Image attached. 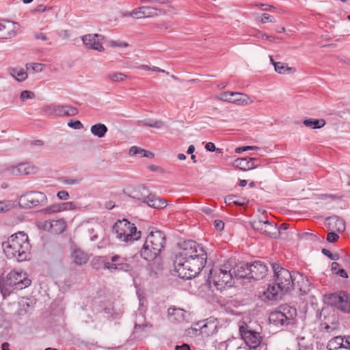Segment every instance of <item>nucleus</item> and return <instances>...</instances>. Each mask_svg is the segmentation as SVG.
I'll use <instances>...</instances> for the list:
<instances>
[{
  "label": "nucleus",
  "instance_id": "de8ad7c7",
  "mask_svg": "<svg viewBox=\"0 0 350 350\" xmlns=\"http://www.w3.org/2000/svg\"><path fill=\"white\" fill-rule=\"evenodd\" d=\"M68 126L75 129H81L83 128V124L79 120H70L68 123Z\"/></svg>",
  "mask_w": 350,
  "mask_h": 350
},
{
  "label": "nucleus",
  "instance_id": "6ab92c4d",
  "mask_svg": "<svg viewBox=\"0 0 350 350\" xmlns=\"http://www.w3.org/2000/svg\"><path fill=\"white\" fill-rule=\"evenodd\" d=\"M37 168L29 163H22L16 166H12L11 174L14 176L29 175L36 172Z\"/></svg>",
  "mask_w": 350,
  "mask_h": 350
},
{
  "label": "nucleus",
  "instance_id": "4d7b16f0",
  "mask_svg": "<svg viewBox=\"0 0 350 350\" xmlns=\"http://www.w3.org/2000/svg\"><path fill=\"white\" fill-rule=\"evenodd\" d=\"M34 38L36 40H44V41H46V40H49L47 36H46V34L44 33H42V32H36V33H34Z\"/></svg>",
  "mask_w": 350,
  "mask_h": 350
},
{
  "label": "nucleus",
  "instance_id": "c756f323",
  "mask_svg": "<svg viewBox=\"0 0 350 350\" xmlns=\"http://www.w3.org/2000/svg\"><path fill=\"white\" fill-rule=\"evenodd\" d=\"M303 124L306 126L313 129H321L326 124L324 119H306L303 121Z\"/></svg>",
  "mask_w": 350,
  "mask_h": 350
},
{
  "label": "nucleus",
  "instance_id": "4468645a",
  "mask_svg": "<svg viewBox=\"0 0 350 350\" xmlns=\"http://www.w3.org/2000/svg\"><path fill=\"white\" fill-rule=\"evenodd\" d=\"M239 332L241 338L250 349H255L259 346L261 342V337L259 333L252 330H248L247 325L241 326Z\"/></svg>",
  "mask_w": 350,
  "mask_h": 350
},
{
  "label": "nucleus",
  "instance_id": "aec40b11",
  "mask_svg": "<svg viewBox=\"0 0 350 350\" xmlns=\"http://www.w3.org/2000/svg\"><path fill=\"white\" fill-rule=\"evenodd\" d=\"M16 23L5 21L0 23V39L11 38L16 35Z\"/></svg>",
  "mask_w": 350,
  "mask_h": 350
},
{
  "label": "nucleus",
  "instance_id": "a211bd4d",
  "mask_svg": "<svg viewBox=\"0 0 350 350\" xmlns=\"http://www.w3.org/2000/svg\"><path fill=\"white\" fill-rule=\"evenodd\" d=\"M232 273L233 278L250 279V264L245 262H238L234 267L232 266Z\"/></svg>",
  "mask_w": 350,
  "mask_h": 350
},
{
  "label": "nucleus",
  "instance_id": "69168bd1",
  "mask_svg": "<svg viewBox=\"0 0 350 350\" xmlns=\"http://www.w3.org/2000/svg\"><path fill=\"white\" fill-rule=\"evenodd\" d=\"M340 258V256L337 253H332L330 251H329V260H338Z\"/></svg>",
  "mask_w": 350,
  "mask_h": 350
},
{
  "label": "nucleus",
  "instance_id": "39448f33",
  "mask_svg": "<svg viewBox=\"0 0 350 350\" xmlns=\"http://www.w3.org/2000/svg\"><path fill=\"white\" fill-rule=\"evenodd\" d=\"M232 265L225 263L220 268L210 270V276L208 281L212 282L217 290L222 291L226 286H232L233 282Z\"/></svg>",
  "mask_w": 350,
  "mask_h": 350
},
{
  "label": "nucleus",
  "instance_id": "0e129e2a",
  "mask_svg": "<svg viewBox=\"0 0 350 350\" xmlns=\"http://www.w3.org/2000/svg\"><path fill=\"white\" fill-rule=\"evenodd\" d=\"M176 350H190V347L187 344H183L182 345H176L175 347Z\"/></svg>",
  "mask_w": 350,
  "mask_h": 350
},
{
  "label": "nucleus",
  "instance_id": "423d86ee",
  "mask_svg": "<svg viewBox=\"0 0 350 350\" xmlns=\"http://www.w3.org/2000/svg\"><path fill=\"white\" fill-rule=\"evenodd\" d=\"M129 196L131 198L142 200L150 207L162 208L166 206V202L163 198L150 193L144 186H137L129 191Z\"/></svg>",
  "mask_w": 350,
  "mask_h": 350
},
{
  "label": "nucleus",
  "instance_id": "680f3d73",
  "mask_svg": "<svg viewBox=\"0 0 350 350\" xmlns=\"http://www.w3.org/2000/svg\"><path fill=\"white\" fill-rule=\"evenodd\" d=\"M249 162L250 163H252L254 165V169L260 165L259 159L257 158L250 157Z\"/></svg>",
  "mask_w": 350,
  "mask_h": 350
},
{
  "label": "nucleus",
  "instance_id": "f704fd0d",
  "mask_svg": "<svg viewBox=\"0 0 350 350\" xmlns=\"http://www.w3.org/2000/svg\"><path fill=\"white\" fill-rule=\"evenodd\" d=\"M344 348V338L339 336L329 340V350H337Z\"/></svg>",
  "mask_w": 350,
  "mask_h": 350
},
{
  "label": "nucleus",
  "instance_id": "bf43d9fd",
  "mask_svg": "<svg viewBox=\"0 0 350 350\" xmlns=\"http://www.w3.org/2000/svg\"><path fill=\"white\" fill-rule=\"evenodd\" d=\"M52 8L51 7H46V6H44V5L42 4H40V5H38L36 8L35 9V12H44L45 11H47V10H51Z\"/></svg>",
  "mask_w": 350,
  "mask_h": 350
},
{
  "label": "nucleus",
  "instance_id": "c03bdc74",
  "mask_svg": "<svg viewBox=\"0 0 350 350\" xmlns=\"http://www.w3.org/2000/svg\"><path fill=\"white\" fill-rule=\"evenodd\" d=\"M59 204L60 206V212L68 210H74L77 207L76 204L73 202H66Z\"/></svg>",
  "mask_w": 350,
  "mask_h": 350
},
{
  "label": "nucleus",
  "instance_id": "7c9ffc66",
  "mask_svg": "<svg viewBox=\"0 0 350 350\" xmlns=\"http://www.w3.org/2000/svg\"><path fill=\"white\" fill-rule=\"evenodd\" d=\"M249 200L245 198L237 197L235 195H229L225 198V202L227 204H235L237 206H244L248 203Z\"/></svg>",
  "mask_w": 350,
  "mask_h": 350
},
{
  "label": "nucleus",
  "instance_id": "20e7f679",
  "mask_svg": "<svg viewBox=\"0 0 350 350\" xmlns=\"http://www.w3.org/2000/svg\"><path fill=\"white\" fill-rule=\"evenodd\" d=\"M165 243V235L162 231H151L141 250V256L148 261L154 260L164 249Z\"/></svg>",
  "mask_w": 350,
  "mask_h": 350
},
{
  "label": "nucleus",
  "instance_id": "72a5a7b5",
  "mask_svg": "<svg viewBox=\"0 0 350 350\" xmlns=\"http://www.w3.org/2000/svg\"><path fill=\"white\" fill-rule=\"evenodd\" d=\"M167 314L171 321H180L184 319L183 310L179 308H170Z\"/></svg>",
  "mask_w": 350,
  "mask_h": 350
},
{
  "label": "nucleus",
  "instance_id": "864d4df0",
  "mask_svg": "<svg viewBox=\"0 0 350 350\" xmlns=\"http://www.w3.org/2000/svg\"><path fill=\"white\" fill-rule=\"evenodd\" d=\"M57 198L62 200H66L69 198V193L68 191L62 190L57 193Z\"/></svg>",
  "mask_w": 350,
  "mask_h": 350
},
{
  "label": "nucleus",
  "instance_id": "58836bf2",
  "mask_svg": "<svg viewBox=\"0 0 350 350\" xmlns=\"http://www.w3.org/2000/svg\"><path fill=\"white\" fill-rule=\"evenodd\" d=\"M107 78L113 82H122L128 78V76L122 72H112L107 75Z\"/></svg>",
  "mask_w": 350,
  "mask_h": 350
},
{
  "label": "nucleus",
  "instance_id": "c85d7f7f",
  "mask_svg": "<svg viewBox=\"0 0 350 350\" xmlns=\"http://www.w3.org/2000/svg\"><path fill=\"white\" fill-rule=\"evenodd\" d=\"M250 157L238 158L234 160V165L243 171H247L254 169V165L250 163Z\"/></svg>",
  "mask_w": 350,
  "mask_h": 350
},
{
  "label": "nucleus",
  "instance_id": "4be33fe9",
  "mask_svg": "<svg viewBox=\"0 0 350 350\" xmlns=\"http://www.w3.org/2000/svg\"><path fill=\"white\" fill-rule=\"evenodd\" d=\"M196 249V252H197L196 253V254L197 256L189 257V258H188L187 259H189V261H191L189 265L191 267H193V262H196L197 260H200V263L202 264V265L200 266V271H201L206 263L207 254H206V251L204 250V248L200 247L198 244H197V247Z\"/></svg>",
  "mask_w": 350,
  "mask_h": 350
},
{
  "label": "nucleus",
  "instance_id": "f03ea898",
  "mask_svg": "<svg viewBox=\"0 0 350 350\" xmlns=\"http://www.w3.org/2000/svg\"><path fill=\"white\" fill-rule=\"evenodd\" d=\"M2 247L5 254L9 258H15L18 262L30 258L31 246L28 236L23 232L12 234L7 241L2 243Z\"/></svg>",
  "mask_w": 350,
  "mask_h": 350
},
{
  "label": "nucleus",
  "instance_id": "e2e57ef3",
  "mask_svg": "<svg viewBox=\"0 0 350 350\" xmlns=\"http://www.w3.org/2000/svg\"><path fill=\"white\" fill-rule=\"evenodd\" d=\"M139 148L137 146H132L129 150V154L137 155L139 154Z\"/></svg>",
  "mask_w": 350,
  "mask_h": 350
},
{
  "label": "nucleus",
  "instance_id": "ddd939ff",
  "mask_svg": "<svg viewBox=\"0 0 350 350\" xmlns=\"http://www.w3.org/2000/svg\"><path fill=\"white\" fill-rule=\"evenodd\" d=\"M165 14L166 12L163 9H158L150 6H141L129 12V16L136 18H142L165 15Z\"/></svg>",
  "mask_w": 350,
  "mask_h": 350
},
{
  "label": "nucleus",
  "instance_id": "6e6552de",
  "mask_svg": "<svg viewBox=\"0 0 350 350\" xmlns=\"http://www.w3.org/2000/svg\"><path fill=\"white\" fill-rule=\"evenodd\" d=\"M272 269L274 273V281L278 288L286 293L291 290L294 286L291 273L278 263H273Z\"/></svg>",
  "mask_w": 350,
  "mask_h": 350
},
{
  "label": "nucleus",
  "instance_id": "bb28decb",
  "mask_svg": "<svg viewBox=\"0 0 350 350\" xmlns=\"http://www.w3.org/2000/svg\"><path fill=\"white\" fill-rule=\"evenodd\" d=\"M299 237L302 240L310 241L315 244L323 243L325 239L324 236H318L311 232H302L299 234ZM325 239L328 241V234H327Z\"/></svg>",
  "mask_w": 350,
  "mask_h": 350
},
{
  "label": "nucleus",
  "instance_id": "412c9836",
  "mask_svg": "<svg viewBox=\"0 0 350 350\" xmlns=\"http://www.w3.org/2000/svg\"><path fill=\"white\" fill-rule=\"evenodd\" d=\"M36 304V299L33 297H21L18 302V314L23 315L33 310Z\"/></svg>",
  "mask_w": 350,
  "mask_h": 350
},
{
  "label": "nucleus",
  "instance_id": "2eb2a0df",
  "mask_svg": "<svg viewBox=\"0 0 350 350\" xmlns=\"http://www.w3.org/2000/svg\"><path fill=\"white\" fill-rule=\"evenodd\" d=\"M46 111L51 115L57 116H75L79 110L74 107L68 105H51L46 109Z\"/></svg>",
  "mask_w": 350,
  "mask_h": 350
},
{
  "label": "nucleus",
  "instance_id": "09e8293b",
  "mask_svg": "<svg viewBox=\"0 0 350 350\" xmlns=\"http://www.w3.org/2000/svg\"><path fill=\"white\" fill-rule=\"evenodd\" d=\"M259 148L257 147V146H242V147H238L235 149V152L236 153H241L244 151H246V150H257Z\"/></svg>",
  "mask_w": 350,
  "mask_h": 350
},
{
  "label": "nucleus",
  "instance_id": "e433bc0d",
  "mask_svg": "<svg viewBox=\"0 0 350 350\" xmlns=\"http://www.w3.org/2000/svg\"><path fill=\"white\" fill-rule=\"evenodd\" d=\"M340 265L339 263L336 262H334L332 263L331 265V271L334 274H336L337 275H339L341 278H347L348 275L345 270L342 268H340Z\"/></svg>",
  "mask_w": 350,
  "mask_h": 350
},
{
  "label": "nucleus",
  "instance_id": "49530a36",
  "mask_svg": "<svg viewBox=\"0 0 350 350\" xmlns=\"http://www.w3.org/2000/svg\"><path fill=\"white\" fill-rule=\"evenodd\" d=\"M35 98V94L29 90H24L21 92L20 99L22 101H26L27 99H32Z\"/></svg>",
  "mask_w": 350,
  "mask_h": 350
},
{
  "label": "nucleus",
  "instance_id": "a19ab883",
  "mask_svg": "<svg viewBox=\"0 0 350 350\" xmlns=\"http://www.w3.org/2000/svg\"><path fill=\"white\" fill-rule=\"evenodd\" d=\"M327 314V310L326 308H323L321 312L318 315L319 321H321V329H328V323L326 322Z\"/></svg>",
  "mask_w": 350,
  "mask_h": 350
},
{
  "label": "nucleus",
  "instance_id": "338daca9",
  "mask_svg": "<svg viewBox=\"0 0 350 350\" xmlns=\"http://www.w3.org/2000/svg\"><path fill=\"white\" fill-rule=\"evenodd\" d=\"M105 206L107 209L111 210L115 206V204L112 201H107L105 202Z\"/></svg>",
  "mask_w": 350,
  "mask_h": 350
},
{
  "label": "nucleus",
  "instance_id": "3c124183",
  "mask_svg": "<svg viewBox=\"0 0 350 350\" xmlns=\"http://www.w3.org/2000/svg\"><path fill=\"white\" fill-rule=\"evenodd\" d=\"M109 45L112 47H127L129 44L126 42H120L115 40H111Z\"/></svg>",
  "mask_w": 350,
  "mask_h": 350
},
{
  "label": "nucleus",
  "instance_id": "ea45409f",
  "mask_svg": "<svg viewBox=\"0 0 350 350\" xmlns=\"http://www.w3.org/2000/svg\"><path fill=\"white\" fill-rule=\"evenodd\" d=\"M25 67L27 71L34 73L42 72L44 65L40 63H27Z\"/></svg>",
  "mask_w": 350,
  "mask_h": 350
},
{
  "label": "nucleus",
  "instance_id": "1a4fd4ad",
  "mask_svg": "<svg viewBox=\"0 0 350 350\" xmlns=\"http://www.w3.org/2000/svg\"><path fill=\"white\" fill-rule=\"evenodd\" d=\"M46 195L40 191H29L20 196L18 204L23 208H31L39 204L44 205L46 203Z\"/></svg>",
  "mask_w": 350,
  "mask_h": 350
},
{
  "label": "nucleus",
  "instance_id": "473e14b6",
  "mask_svg": "<svg viewBox=\"0 0 350 350\" xmlns=\"http://www.w3.org/2000/svg\"><path fill=\"white\" fill-rule=\"evenodd\" d=\"M10 74L18 81H23L27 78V73L23 68H11Z\"/></svg>",
  "mask_w": 350,
  "mask_h": 350
},
{
  "label": "nucleus",
  "instance_id": "774afa93",
  "mask_svg": "<svg viewBox=\"0 0 350 350\" xmlns=\"http://www.w3.org/2000/svg\"><path fill=\"white\" fill-rule=\"evenodd\" d=\"M344 348L350 349V336H347L346 340L344 341Z\"/></svg>",
  "mask_w": 350,
  "mask_h": 350
},
{
  "label": "nucleus",
  "instance_id": "052dcab7",
  "mask_svg": "<svg viewBox=\"0 0 350 350\" xmlns=\"http://www.w3.org/2000/svg\"><path fill=\"white\" fill-rule=\"evenodd\" d=\"M10 206L6 204L4 202H0V213L6 212L9 210Z\"/></svg>",
  "mask_w": 350,
  "mask_h": 350
},
{
  "label": "nucleus",
  "instance_id": "a18cd8bd",
  "mask_svg": "<svg viewBox=\"0 0 350 350\" xmlns=\"http://www.w3.org/2000/svg\"><path fill=\"white\" fill-rule=\"evenodd\" d=\"M265 221V220H255L251 223V225L253 229H254L255 230L260 231L262 233L264 228Z\"/></svg>",
  "mask_w": 350,
  "mask_h": 350
},
{
  "label": "nucleus",
  "instance_id": "f257e3e1",
  "mask_svg": "<svg viewBox=\"0 0 350 350\" xmlns=\"http://www.w3.org/2000/svg\"><path fill=\"white\" fill-rule=\"evenodd\" d=\"M197 243L191 240L184 241L182 244L180 251L176 255L174 260V271L177 275L184 280H190L195 278L200 273V266L199 260L193 262V267L190 266L188 258L197 256L196 252Z\"/></svg>",
  "mask_w": 350,
  "mask_h": 350
},
{
  "label": "nucleus",
  "instance_id": "7ed1b4c3",
  "mask_svg": "<svg viewBox=\"0 0 350 350\" xmlns=\"http://www.w3.org/2000/svg\"><path fill=\"white\" fill-rule=\"evenodd\" d=\"M31 281L27 273L21 270H12L5 279L0 280V291L3 298L9 296L14 290H22L30 286Z\"/></svg>",
  "mask_w": 350,
  "mask_h": 350
},
{
  "label": "nucleus",
  "instance_id": "5fc2aeb1",
  "mask_svg": "<svg viewBox=\"0 0 350 350\" xmlns=\"http://www.w3.org/2000/svg\"><path fill=\"white\" fill-rule=\"evenodd\" d=\"M81 181V178H66L64 180V183L67 185H77Z\"/></svg>",
  "mask_w": 350,
  "mask_h": 350
},
{
  "label": "nucleus",
  "instance_id": "0eeeda50",
  "mask_svg": "<svg viewBox=\"0 0 350 350\" xmlns=\"http://www.w3.org/2000/svg\"><path fill=\"white\" fill-rule=\"evenodd\" d=\"M113 232L119 240L128 242L139 239L141 232L137 230L135 226L126 219L118 220L113 226Z\"/></svg>",
  "mask_w": 350,
  "mask_h": 350
},
{
  "label": "nucleus",
  "instance_id": "5701e85b",
  "mask_svg": "<svg viewBox=\"0 0 350 350\" xmlns=\"http://www.w3.org/2000/svg\"><path fill=\"white\" fill-rule=\"evenodd\" d=\"M73 262L79 266L87 263L89 260L88 255L81 249H75L71 254Z\"/></svg>",
  "mask_w": 350,
  "mask_h": 350
},
{
  "label": "nucleus",
  "instance_id": "9d476101",
  "mask_svg": "<svg viewBox=\"0 0 350 350\" xmlns=\"http://www.w3.org/2000/svg\"><path fill=\"white\" fill-rule=\"evenodd\" d=\"M329 305L344 313L350 314V295L344 291L329 294Z\"/></svg>",
  "mask_w": 350,
  "mask_h": 350
},
{
  "label": "nucleus",
  "instance_id": "a878e982",
  "mask_svg": "<svg viewBox=\"0 0 350 350\" xmlns=\"http://www.w3.org/2000/svg\"><path fill=\"white\" fill-rule=\"evenodd\" d=\"M262 233L275 239L279 236L277 226L271 223L269 220H265Z\"/></svg>",
  "mask_w": 350,
  "mask_h": 350
},
{
  "label": "nucleus",
  "instance_id": "c9c22d12",
  "mask_svg": "<svg viewBox=\"0 0 350 350\" xmlns=\"http://www.w3.org/2000/svg\"><path fill=\"white\" fill-rule=\"evenodd\" d=\"M275 70L279 74H286L288 72H295V68L288 67L287 64L282 62H277L273 64Z\"/></svg>",
  "mask_w": 350,
  "mask_h": 350
},
{
  "label": "nucleus",
  "instance_id": "13d9d810",
  "mask_svg": "<svg viewBox=\"0 0 350 350\" xmlns=\"http://www.w3.org/2000/svg\"><path fill=\"white\" fill-rule=\"evenodd\" d=\"M214 226L216 230L221 231L224 228V223L221 220H215L214 221Z\"/></svg>",
  "mask_w": 350,
  "mask_h": 350
},
{
  "label": "nucleus",
  "instance_id": "8fccbe9b",
  "mask_svg": "<svg viewBox=\"0 0 350 350\" xmlns=\"http://www.w3.org/2000/svg\"><path fill=\"white\" fill-rule=\"evenodd\" d=\"M205 148L206 150L210 152H221V150L219 148H217L215 146V144L212 142H208L205 145Z\"/></svg>",
  "mask_w": 350,
  "mask_h": 350
},
{
  "label": "nucleus",
  "instance_id": "cd10ccee",
  "mask_svg": "<svg viewBox=\"0 0 350 350\" xmlns=\"http://www.w3.org/2000/svg\"><path fill=\"white\" fill-rule=\"evenodd\" d=\"M232 103H235L239 105H247L252 103V100L250 97L242 93L232 92Z\"/></svg>",
  "mask_w": 350,
  "mask_h": 350
},
{
  "label": "nucleus",
  "instance_id": "393cba45",
  "mask_svg": "<svg viewBox=\"0 0 350 350\" xmlns=\"http://www.w3.org/2000/svg\"><path fill=\"white\" fill-rule=\"evenodd\" d=\"M286 292H283L278 288V286L275 284L269 285L266 291L264 292V295L269 300H276L281 297L282 295Z\"/></svg>",
  "mask_w": 350,
  "mask_h": 350
},
{
  "label": "nucleus",
  "instance_id": "9b49d317",
  "mask_svg": "<svg viewBox=\"0 0 350 350\" xmlns=\"http://www.w3.org/2000/svg\"><path fill=\"white\" fill-rule=\"evenodd\" d=\"M282 309L283 311H274L270 314L269 320L271 323L275 326H284L292 322L293 317L296 314V310L293 309L291 311L287 307H283Z\"/></svg>",
  "mask_w": 350,
  "mask_h": 350
},
{
  "label": "nucleus",
  "instance_id": "f8f14e48",
  "mask_svg": "<svg viewBox=\"0 0 350 350\" xmlns=\"http://www.w3.org/2000/svg\"><path fill=\"white\" fill-rule=\"evenodd\" d=\"M104 263V269L109 270L111 272L114 271H127L130 269V265L126 262V259L119 255L111 256V261H106L105 257H100Z\"/></svg>",
  "mask_w": 350,
  "mask_h": 350
},
{
  "label": "nucleus",
  "instance_id": "4c0bfd02",
  "mask_svg": "<svg viewBox=\"0 0 350 350\" xmlns=\"http://www.w3.org/2000/svg\"><path fill=\"white\" fill-rule=\"evenodd\" d=\"M142 126L155 128V129H161L164 126V122L161 120H141L139 122Z\"/></svg>",
  "mask_w": 350,
  "mask_h": 350
},
{
  "label": "nucleus",
  "instance_id": "dca6fc26",
  "mask_svg": "<svg viewBox=\"0 0 350 350\" xmlns=\"http://www.w3.org/2000/svg\"><path fill=\"white\" fill-rule=\"evenodd\" d=\"M104 36L100 34H87L83 36L82 41L88 49L103 51L104 47L102 45L101 40Z\"/></svg>",
  "mask_w": 350,
  "mask_h": 350
},
{
  "label": "nucleus",
  "instance_id": "f3484780",
  "mask_svg": "<svg viewBox=\"0 0 350 350\" xmlns=\"http://www.w3.org/2000/svg\"><path fill=\"white\" fill-rule=\"evenodd\" d=\"M267 271L268 268L267 265L260 260L250 264V278L256 280L262 279L267 275Z\"/></svg>",
  "mask_w": 350,
  "mask_h": 350
},
{
  "label": "nucleus",
  "instance_id": "37998d69",
  "mask_svg": "<svg viewBox=\"0 0 350 350\" xmlns=\"http://www.w3.org/2000/svg\"><path fill=\"white\" fill-rule=\"evenodd\" d=\"M59 204H53L46 208L42 210V212L45 214H51L60 212Z\"/></svg>",
  "mask_w": 350,
  "mask_h": 350
},
{
  "label": "nucleus",
  "instance_id": "6e6d98bb",
  "mask_svg": "<svg viewBox=\"0 0 350 350\" xmlns=\"http://www.w3.org/2000/svg\"><path fill=\"white\" fill-rule=\"evenodd\" d=\"M269 21L271 23H275V19L271 16L269 14L265 13L262 16L261 22L265 23Z\"/></svg>",
  "mask_w": 350,
  "mask_h": 350
},
{
  "label": "nucleus",
  "instance_id": "2f4dec72",
  "mask_svg": "<svg viewBox=\"0 0 350 350\" xmlns=\"http://www.w3.org/2000/svg\"><path fill=\"white\" fill-rule=\"evenodd\" d=\"M107 127L102 123H98L91 126L90 131L92 135L99 138L103 137L107 132Z\"/></svg>",
  "mask_w": 350,
  "mask_h": 350
},
{
  "label": "nucleus",
  "instance_id": "79ce46f5",
  "mask_svg": "<svg viewBox=\"0 0 350 350\" xmlns=\"http://www.w3.org/2000/svg\"><path fill=\"white\" fill-rule=\"evenodd\" d=\"M218 98L222 101L232 103L233 96L232 92H224L220 93Z\"/></svg>",
  "mask_w": 350,
  "mask_h": 350
},
{
  "label": "nucleus",
  "instance_id": "603ef678",
  "mask_svg": "<svg viewBox=\"0 0 350 350\" xmlns=\"http://www.w3.org/2000/svg\"><path fill=\"white\" fill-rule=\"evenodd\" d=\"M337 231L329 230V243H334L338 241L339 236Z\"/></svg>",
  "mask_w": 350,
  "mask_h": 350
},
{
  "label": "nucleus",
  "instance_id": "b1692460",
  "mask_svg": "<svg viewBox=\"0 0 350 350\" xmlns=\"http://www.w3.org/2000/svg\"><path fill=\"white\" fill-rule=\"evenodd\" d=\"M329 230L342 232L345 230L344 220L338 216H329Z\"/></svg>",
  "mask_w": 350,
  "mask_h": 350
}]
</instances>
